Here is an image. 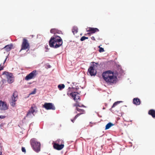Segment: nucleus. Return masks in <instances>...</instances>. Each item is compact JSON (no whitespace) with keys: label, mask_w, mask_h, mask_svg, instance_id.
<instances>
[{"label":"nucleus","mask_w":155,"mask_h":155,"mask_svg":"<svg viewBox=\"0 0 155 155\" xmlns=\"http://www.w3.org/2000/svg\"><path fill=\"white\" fill-rule=\"evenodd\" d=\"M30 143L32 147L34 150L36 152H39V143L35 138H32L30 140Z\"/></svg>","instance_id":"obj_5"},{"label":"nucleus","mask_w":155,"mask_h":155,"mask_svg":"<svg viewBox=\"0 0 155 155\" xmlns=\"http://www.w3.org/2000/svg\"><path fill=\"white\" fill-rule=\"evenodd\" d=\"M38 74V73L36 70H34L26 76L25 80L28 81L36 77Z\"/></svg>","instance_id":"obj_8"},{"label":"nucleus","mask_w":155,"mask_h":155,"mask_svg":"<svg viewBox=\"0 0 155 155\" xmlns=\"http://www.w3.org/2000/svg\"><path fill=\"white\" fill-rule=\"evenodd\" d=\"M102 76L108 84L112 85L116 82L117 77L114 71L110 70L105 71L102 73Z\"/></svg>","instance_id":"obj_1"},{"label":"nucleus","mask_w":155,"mask_h":155,"mask_svg":"<svg viewBox=\"0 0 155 155\" xmlns=\"http://www.w3.org/2000/svg\"><path fill=\"white\" fill-rule=\"evenodd\" d=\"M30 48V46L28 41L25 38H24L22 40V43L21 45V48L20 51L23 50L27 49L29 50Z\"/></svg>","instance_id":"obj_6"},{"label":"nucleus","mask_w":155,"mask_h":155,"mask_svg":"<svg viewBox=\"0 0 155 155\" xmlns=\"http://www.w3.org/2000/svg\"><path fill=\"white\" fill-rule=\"evenodd\" d=\"M91 39L92 40H93V41H95V38L94 36H92L91 37Z\"/></svg>","instance_id":"obj_30"},{"label":"nucleus","mask_w":155,"mask_h":155,"mask_svg":"<svg viewBox=\"0 0 155 155\" xmlns=\"http://www.w3.org/2000/svg\"><path fill=\"white\" fill-rule=\"evenodd\" d=\"M62 40L61 38L55 35L52 37L49 41L50 46L54 48H59L62 45Z\"/></svg>","instance_id":"obj_2"},{"label":"nucleus","mask_w":155,"mask_h":155,"mask_svg":"<svg viewBox=\"0 0 155 155\" xmlns=\"http://www.w3.org/2000/svg\"><path fill=\"white\" fill-rule=\"evenodd\" d=\"M150 115H151L153 118L155 117V110L153 109L150 110L148 112Z\"/></svg>","instance_id":"obj_16"},{"label":"nucleus","mask_w":155,"mask_h":155,"mask_svg":"<svg viewBox=\"0 0 155 155\" xmlns=\"http://www.w3.org/2000/svg\"><path fill=\"white\" fill-rule=\"evenodd\" d=\"M76 109L78 111L80 112V113H83V114H84V110L80 109L78 107H76Z\"/></svg>","instance_id":"obj_23"},{"label":"nucleus","mask_w":155,"mask_h":155,"mask_svg":"<svg viewBox=\"0 0 155 155\" xmlns=\"http://www.w3.org/2000/svg\"><path fill=\"white\" fill-rule=\"evenodd\" d=\"M67 95L69 96V93H67Z\"/></svg>","instance_id":"obj_35"},{"label":"nucleus","mask_w":155,"mask_h":155,"mask_svg":"<svg viewBox=\"0 0 155 155\" xmlns=\"http://www.w3.org/2000/svg\"><path fill=\"white\" fill-rule=\"evenodd\" d=\"M133 103L137 105H139L140 103V100L138 98H134L133 100Z\"/></svg>","instance_id":"obj_15"},{"label":"nucleus","mask_w":155,"mask_h":155,"mask_svg":"<svg viewBox=\"0 0 155 155\" xmlns=\"http://www.w3.org/2000/svg\"><path fill=\"white\" fill-rule=\"evenodd\" d=\"M93 64H91L88 70L91 76H94L96 75L97 73L96 68L97 67V65L98 64L97 63L95 62H93Z\"/></svg>","instance_id":"obj_3"},{"label":"nucleus","mask_w":155,"mask_h":155,"mask_svg":"<svg viewBox=\"0 0 155 155\" xmlns=\"http://www.w3.org/2000/svg\"><path fill=\"white\" fill-rule=\"evenodd\" d=\"M64 87L65 85L64 84H59L58 86V87L60 90H61L62 89L64 88Z\"/></svg>","instance_id":"obj_22"},{"label":"nucleus","mask_w":155,"mask_h":155,"mask_svg":"<svg viewBox=\"0 0 155 155\" xmlns=\"http://www.w3.org/2000/svg\"><path fill=\"white\" fill-rule=\"evenodd\" d=\"M78 28L76 27H73L72 30V31L73 33L74 34L75 33H77V32H78Z\"/></svg>","instance_id":"obj_20"},{"label":"nucleus","mask_w":155,"mask_h":155,"mask_svg":"<svg viewBox=\"0 0 155 155\" xmlns=\"http://www.w3.org/2000/svg\"><path fill=\"white\" fill-rule=\"evenodd\" d=\"M60 31H58V29L56 28L51 29L50 30V32L51 33L55 34V33H60Z\"/></svg>","instance_id":"obj_18"},{"label":"nucleus","mask_w":155,"mask_h":155,"mask_svg":"<svg viewBox=\"0 0 155 155\" xmlns=\"http://www.w3.org/2000/svg\"><path fill=\"white\" fill-rule=\"evenodd\" d=\"M74 106L76 107H84V105H82L81 106H80L77 103L74 104Z\"/></svg>","instance_id":"obj_28"},{"label":"nucleus","mask_w":155,"mask_h":155,"mask_svg":"<svg viewBox=\"0 0 155 155\" xmlns=\"http://www.w3.org/2000/svg\"><path fill=\"white\" fill-rule=\"evenodd\" d=\"M99 52H101L104 51V50L103 48L102 47H100V46L99 47Z\"/></svg>","instance_id":"obj_26"},{"label":"nucleus","mask_w":155,"mask_h":155,"mask_svg":"<svg viewBox=\"0 0 155 155\" xmlns=\"http://www.w3.org/2000/svg\"><path fill=\"white\" fill-rule=\"evenodd\" d=\"M91 34H92L91 33H90V32L89 33H87V35H90Z\"/></svg>","instance_id":"obj_33"},{"label":"nucleus","mask_w":155,"mask_h":155,"mask_svg":"<svg viewBox=\"0 0 155 155\" xmlns=\"http://www.w3.org/2000/svg\"><path fill=\"white\" fill-rule=\"evenodd\" d=\"M39 147H40V143H39Z\"/></svg>","instance_id":"obj_36"},{"label":"nucleus","mask_w":155,"mask_h":155,"mask_svg":"<svg viewBox=\"0 0 155 155\" xmlns=\"http://www.w3.org/2000/svg\"><path fill=\"white\" fill-rule=\"evenodd\" d=\"M87 31L88 32H90L92 34L96 32L99 31V30L97 28H94L92 27H89L87 28Z\"/></svg>","instance_id":"obj_14"},{"label":"nucleus","mask_w":155,"mask_h":155,"mask_svg":"<svg viewBox=\"0 0 155 155\" xmlns=\"http://www.w3.org/2000/svg\"><path fill=\"white\" fill-rule=\"evenodd\" d=\"M12 46H13L12 45H8L5 46L4 48L5 49V50L6 51H8L10 50Z\"/></svg>","instance_id":"obj_17"},{"label":"nucleus","mask_w":155,"mask_h":155,"mask_svg":"<svg viewBox=\"0 0 155 155\" xmlns=\"http://www.w3.org/2000/svg\"><path fill=\"white\" fill-rule=\"evenodd\" d=\"M36 111H37V108L36 107L35 105H32L30 109L28 110L26 114V117L30 116L31 114H33Z\"/></svg>","instance_id":"obj_12"},{"label":"nucleus","mask_w":155,"mask_h":155,"mask_svg":"<svg viewBox=\"0 0 155 155\" xmlns=\"http://www.w3.org/2000/svg\"><path fill=\"white\" fill-rule=\"evenodd\" d=\"M5 118V116H0V118L3 119Z\"/></svg>","instance_id":"obj_31"},{"label":"nucleus","mask_w":155,"mask_h":155,"mask_svg":"<svg viewBox=\"0 0 155 155\" xmlns=\"http://www.w3.org/2000/svg\"><path fill=\"white\" fill-rule=\"evenodd\" d=\"M114 125L112 123L110 122L109 123L107 124L106 126L105 130H106L109 129L111 127L113 126Z\"/></svg>","instance_id":"obj_19"},{"label":"nucleus","mask_w":155,"mask_h":155,"mask_svg":"<svg viewBox=\"0 0 155 155\" xmlns=\"http://www.w3.org/2000/svg\"><path fill=\"white\" fill-rule=\"evenodd\" d=\"M21 150L22 152H24L25 153L26 152V150L25 147H22L21 148Z\"/></svg>","instance_id":"obj_29"},{"label":"nucleus","mask_w":155,"mask_h":155,"mask_svg":"<svg viewBox=\"0 0 155 155\" xmlns=\"http://www.w3.org/2000/svg\"><path fill=\"white\" fill-rule=\"evenodd\" d=\"M121 101H117L116 102H115L113 104L112 108L115 107L116 105H117L120 102H121Z\"/></svg>","instance_id":"obj_25"},{"label":"nucleus","mask_w":155,"mask_h":155,"mask_svg":"<svg viewBox=\"0 0 155 155\" xmlns=\"http://www.w3.org/2000/svg\"><path fill=\"white\" fill-rule=\"evenodd\" d=\"M2 152H0V155H2Z\"/></svg>","instance_id":"obj_34"},{"label":"nucleus","mask_w":155,"mask_h":155,"mask_svg":"<svg viewBox=\"0 0 155 155\" xmlns=\"http://www.w3.org/2000/svg\"><path fill=\"white\" fill-rule=\"evenodd\" d=\"M36 89L35 88V89H34V90L32 91L29 94L30 95H31V94H35L36 93Z\"/></svg>","instance_id":"obj_27"},{"label":"nucleus","mask_w":155,"mask_h":155,"mask_svg":"<svg viewBox=\"0 0 155 155\" xmlns=\"http://www.w3.org/2000/svg\"><path fill=\"white\" fill-rule=\"evenodd\" d=\"M64 147V144L59 145L57 143H54L53 144V147L54 149L58 150H60L62 149Z\"/></svg>","instance_id":"obj_13"},{"label":"nucleus","mask_w":155,"mask_h":155,"mask_svg":"<svg viewBox=\"0 0 155 155\" xmlns=\"http://www.w3.org/2000/svg\"><path fill=\"white\" fill-rule=\"evenodd\" d=\"M3 74H5L7 76V81L9 84H11L14 81V78L12 74L6 71L3 72Z\"/></svg>","instance_id":"obj_7"},{"label":"nucleus","mask_w":155,"mask_h":155,"mask_svg":"<svg viewBox=\"0 0 155 155\" xmlns=\"http://www.w3.org/2000/svg\"><path fill=\"white\" fill-rule=\"evenodd\" d=\"M88 38L87 37H86L85 36H83L82 37L81 39H80V40L81 41H84V40H85L86 39H87Z\"/></svg>","instance_id":"obj_24"},{"label":"nucleus","mask_w":155,"mask_h":155,"mask_svg":"<svg viewBox=\"0 0 155 155\" xmlns=\"http://www.w3.org/2000/svg\"><path fill=\"white\" fill-rule=\"evenodd\" d=\"M18 94L17 91H15L11 97L9 102L11 105L14 107L16 104V102L18 98Z\"/></svg>","instance_id":"obj_4"},{"label":"nucleus","mask_w":155,"mask_h":155,"mask_svg":"<svg viewBox=\"0 0 155 155\" xmlns=\"http://www.w3.org/2000/svg\"><path fill=\"white\" fill-rule=\"evenodd\" d=\"M8 109V106L6 102L0 101V110H5Z\"/></svg>","instance_id":"obj_11"},{"label":"nucleus","mask_w":155,"mask_h":155,"mask_svg":"<svg viewBox=\"0 0 155 155\" xmlns=\"http://www.w3.org/2000/svg\"><path fill=\"white\" fill-rule=\"evenodd\" d=\"M83 113H80L77 114L74 117V119L73 120H71V121L73 123L74 122V120L77 118L79 116L81 115L82 114H83Z\"/></svg>","instance_id":"obj_21"},{"label":"nucleus","mask_w":155,"mask_h":155,"mask_svg":"<svg viewBox=\"0 0 155 155\" xmlns=\"http://www.w3.org/2000/svg\"><path fill=\"white\" fill-rule=\"evenodd\" d=\"M43 107L47 110H55V106L52 103H45L43 105Z\"/></svg>","instance_id":"obj_9"},{"label":"nucleus","mask_w":155,"mask_h":155,"mask_svg":"<svg viewBox=\"0 0 155 155\" xmlns=\"http://www.w3.org/2000/svg\"><path fill=\"white\" fill-rule=\"evenodd\" d=\"M6 59H7V58H5V60L4 61V63L5 62V61H6Z\"/></svg>","instance_id":"obj_32"},{"label":"nucleus","mask_w":155,"mask_h":155,"mask_svg":"<svg viewBox=\"0 0 155 155\" xmlns=\"http://www.w3.org/2000/svg\"><path fill=\"white\" fill-rule=\"evenodd\" d=\"M79 94V93L78 92H73L71 93L69 95L72 97L73 99L76 102H77L78 100H80V97Z\"/></svg>","instance_id":"obj_10"}]
</instances>
